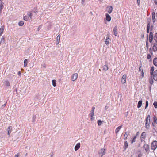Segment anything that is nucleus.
<instances>
[{"label":"nucleus","instance_id":"nucleus-27","mask_svg":"<svg viewBox=\"0 0 157 157\" xmlns=\"http://www.w3.org/2000/svg\"><path fill=\"white\" fill-rule=\"evenodd\" d=\"M149 36V39H153V38H153V34L152 32H150Z\"/></svg>","mask_w":157,"mask_h":157},{"label":"nucleus","instance_id":"nucleus-4","mask_svg":"<svg viewBox=\"0 0 157 157\" xmlns=\"http://www.w3.org/2000/svg\"><path fill=\"white\" fill-rule=\"evenodd\" d=\"M78 77V74L77 73H74L73 74L71 77V80L72 81H75Z\"/></svg>","mask_w":157,"mask_h":157},{"label":"nucleus","instance_id":"nucleus-32","mask_svg":"<svg viewBox=\"0 0 157 157\" xmlns=\"http://www.w3.org/2000/svg\"><path fill=\"white\" fill-rule=\"evenodd\" d=\"M52 85L54 87H55L56 86V81L55 80H53L52 81Z\"/></svg>","mask_w":157,"mask_h":157},{"label":"nucleus","instance_id":"nucleus-9","mask_svg":"<svg viewBox=\"0 0 157 157\" xmlns=\"http://www.w3.org/2000/svg\"><path fill=\"white\" fill-rule=\"evenodd\" d=\"M107 10L108 12L110 14L111 13L113 10V8L112 6H109L107 7Z\"/></svg>","mask_w":157,"mask_h":157},{"label":"nucleus","instance_id":"nucleus-31","mask_svg":"<svg viewBox=\"0 0 157 157\" xmlns=\"http://www.w3.org/2000/svg\"><path fill=\"white\" fill-rule=\"evenodd\" d=\"M137 136H134V137L132 138V139L131 141V143L132 144L134 142H135L136 141V138Z\"/></svg>","mask_w":157,"mask_h":157},{"label":"nucleus","instance_id":"nucleus-50","mask_svg":"<svg viewBox=\"0 0 157 157\" xmlns=\"http://www.w3.org/2000/svg\"><path fill=\"white\" fill-rule=\"evenodd\" d=\"M154 2L155 4L157 5V0H154Z\"/></svg>","mask_w":157,"mask_h":157},{"label":"nucleus","instance_id":"nucleus-58","mask_svg":"<svg viewBox=\"0 0 157 157\" xmlns=\"http://www.w3.org/2000/svg\"><path fill=\"white\" fill-rule=\"evenodd\" d=\"M108 108V107L107 106H105V109H107Z\"/></svg>","mask_w":157,"mask_h":157},{"label":"nucleus","instance_id":"nucleus-30","mask_svg":"<svg viewBox=\"0 0 157 157\" xmlns=\"http://www.w3.org/2000/svg\"><path fill=\"white\" fill-rule=\"evenodd\" d=\"M27 15L29 16L28 17H30V19H32V13L31 12H28L27 13Z\"/></svg>","mask_w":157,"mask_h":157},{"label":"nucleus","instance_id":"nucleus-3","mask_svg":"<svg viewBox=\"0 0 157 157\" xmlns=\"http://www.w3.org/2000/svg\"><path fill=\"white\" fill-rule=\"evenodd\" d=\"M151 77L153 78L154 80L155 81H157V70L155 71L153 73L152 75H151Z\"/></svg>","mask_w":157,"mask_h":157},{"label":"nucleus","instance_id":"nucleus-61","mask_svg":"<svg viewBox=\"0 0 157 157\" xmlns=\"http://www.w3.org/2000/svg\"><path fill=\"white\" fill-rule=\"evenodd\" d=\"M90 119L91 120H93V117H91Z\"/></svg>","mask_w":157,"mask_h":157},{"label":"nucleus","instance_id":"nucleus-23","mask_svg":"<svg viewBox=\"0 0 157 157\" xmlns=\"http://www.w3.org/2000/svg\"><path fill=\"white\" fill-rule=\"evenodd\" d=\"M146 121H150V116L149 115H148L146 117L145 119Z\"/></svg>","mask_w":157,"mask_h":157},{"label":"nucleus","instance_id":"nucleus-29","mask_svg":"<svg viewBox=\"0 0 157 157\" xmlns=\"http://www.w3.org/2000/svg\"><path fill=\"white\" fill-rule=\"evenodd\" d=\"M154 70V67L153 66L151 67V70H150V74L151 75H152Z\"/></svg>","mask_w":157,"mask_h":157},{"label":"nucleus","instance_id":"nucleus-11","mask_svg":"<svg viewBox=\"0 0 157 157\" xmlns=\"http://www.w3.org/2000/svg\"><path fill=\"white\" fill-rule=\"evenodd\" d=\"M3 85L6 87H9L10 86V82L9 81L6 80L3 82Z\"/></svg>","mask_w":157,"mask_h":157},{"label":"nucleus","instance_id":"nucleus-37","mask_svg":"<svg viewBox=\"0 0 157 157\" xmlns=\"http://www.w3.org/2000/svg\"><path fill=\"white\" fill-rule=\"evenodd\" d=\"M153 105L155 108H157V102L155 101L153 103Z\"/></svg>","mask_w":157,"mask_h":157},{"label":"nucleus","instance_id":"nucleus-64","mask_svg":"<svg viewBox=\"0 0 157 157\" xmlns=\"http://www.w3.org/2000/svg\"><path fill=\"white\" fill-rule=\"evenodd\" d=\"M151 86H150V90H151Z\"/></svg>","mask_w":157,"mask_h":157},{"label":"nucleus","instance_id":"nucleus-51","mask_svg":"<svg viewBox=\"0 0 157 157\" xmlns=\"http://www.w3.org/2000/svg\"><path fill=\"white\" fill-rule=\"evenodd\" d=\"M60 36L59 35H58L56 39H60Z\"/></svg>","mask_w":157,"mask_h":157},{"label":"nucleus","instance_id":"nucleus-5","mask_svg":"<svg viewBox=\"0 0 157 157\" xmlns=\"http://www.w3.org/2000/svg\"><path fill=\"white\" fill-rule=\"evenodd\" d=\"M146 134L145 132H143L142 133L140 137L141 141V142H143L144 140L146 138Z\"/></svg>","mask_w":157,"mask_h":157},{"label":"nucleus","instance_id":"nucleus-21","mask_svg":"<svg viewBox=\"0 0 157 157\" xmlns=\"http://www.w3.org/2000/svg\"><path fill=\"white\" fill-rule=\"evenodd\" d=\"M153 122L157 124V118L156 116H154L153 117Z\"/></svg>","mask_w":157,"mask_h":157},{"label":"nucleus","instance_id":"nucleus-20","mask_svg":"<svg viewBox=\"0 0 157 157\" xmlns=\"http://www.w3.org/2000/svg\"><path fill=\"white\" fill-rule=\"evenodd\" d=\"M153 64L154 65L157 66V58H155L154 59Z\"/></svg>","mask_w":157,"mask_h":157},{"label":"nucleus","instance_id":"nucleus-63","mask_svg":"<svg viewBox=\"0 0 157 157\" xmlns=\"http://www.w3.org/2000/svg\"><path fill=\"white\" fill-rule=\"evenodd\" d=\"M4 38L2 36L1 38V40L4 39Z\"/></svg>","mask_w":157,"mask_h":157},{"label":"nucleus","instance_id":"nucleus-7","mask_svg":"<svg viewBox=\"0 0 157 157\" xmlns=\"http://www.w3.org/2000/svg\"><path fill=\"white\" fill-rule=\"evenodd\" d=\"M130 132L129 131H128L126 132L124 135V140L127 139L128 137V136L129 135H130Z\"/></svg>","mask_w":157,"mask_h":157},{"label":"nucleus","instance_id":"nucleus-14","mask_svg":"<svg viewBox=\"0 0 157 157\" xmlns=\"http://www.w3.org/2000/svg\"><path fill=\"white\" fill-rule=\"evenodd\" d=\"M80 143H77L75 147V151L78 150L80 148Z\"/></svg>","mask_w":157,"mask_h":157},{"label":"nucleus","instance_id":"nucleus-6","mask_svg":"<svg viewBox=\"0 0 157 157\" xmlns=\"http://www.w3.org/2000/svg\"><path fill=\"white\" fill-rule=\"evenodd\" d=\"M144 149L146 152H149V146L148 144H144L143 146Z\"/></svg>","mask_w":157,"mask_h":157},{"label":"nucleus","instance_id":"nucleus-2","mask_svg":"<svg viewBox=\"0 0 157 157\" xmlns=\"http://www.w3.org/2000/svg\"><path fill=\"white\" fill-rule=\"evenodd\" d=\"M105 149H101L99 151V154L100 155L101 157H102L105 154Z\"/></svg>","mask_w":157,"mask_h":157},{"label":"nucleus","instance_id":"nucleus-16","mask_svg":"<svg viewBox=\"0 0 157 157\" xmlns=\"http://www.w3.org/2000/svg\"><path fill=\"white\" fill-rule=\"evenodd\" d=\"M117 26H115L113 28V32L114 33V34L115 36H117Z\"/></svg>","mask_w":157,"mask_h":157},{"label":"nucleus","instance_id":"nucleus-60","mask_svg":"<svg viewBox=\"0 0 157 157\" xmlns=\"http://www.w3.org/2000/svg\"><path fill=\"white\" fill-rule=\"evenodd\" d=\"M149 40V42L150 43H151L152 42L153 40Z\"/></svg>","mask_w":157,"mask_h":157},{"label":"nucleus","instance_id":"nucleus-57","mask_svg":"<svg viewBox=\"0 0 157 157\" xmlns=\"http://www.w3.org/2000/svg\"><path fill=\"white\" fill-rule=\"evenodd\" d=\"M6 102L3 105H2V107H4L6 105Z\"/></svg>","mask_w":157,"mask_h":157},{"label":"nucleus","instance_id":"nucleus-1","mask_svg":"<svg viewBox=\"0 0 157 157\" xmlns=\"http://www.w3.org/2000/svg\"><path fill=\"white\" fill-rule=\"evenodd\" d=\"M157 148V141H154L151 143V149L153 150H155Z\"/></svg>","mask_w":157,"mask_h":157},{"label":"nucleus","instance_id":"nucleus-26","mask_svg":"<svg viewBox=\"0 0 157 157\" xmlns=\"http://www.w3.org/2000/svg\"><path fill=\"white\" fill-rule=\"evenodd\" d=\"M155 12H153L152 13V20L153 21V22H154L155 21Z\"/></svg>","mask_w":157,"mask_h":157},{"label":"nucleus","instance_id":"nucleus-10","mask_svg":"<svg viewBox=\"0 0 157 157\" xmlns=\"http://www.w3.org/2000/svg\"><path fill=\"white\" fill-rule=\"evenodd\" d=\"M106 19L107 21H110L111 19L110 16L107 13L105 14Z\"/></svg>","mask_w":157,"mask_h":157},{"label":"nucleus","instance_id":"nucleus-18","mask_svg":"<svg viewBox=\"0 0 157 157\" xmlns=\"http://www.w3.org/2000/svg\"><path fill=\"white\" fill-rule=\"evenodd\" d=\"M122 126L121 125V126H119L115 130V133L116 134H117L119 132L120 130L122 128Z\"/></svg>","mask_w":157,"mask_h":157},{"label":"nucleus","instance_id":"nucleus-22","mask_svg":"<svg viewBox=\"0 0 157 157\" xmlns=\"http://www.w3.org/2000/svg\"><path fill=\"white\" fill-rule=\"evenodd\" d=\"M124 149L126 150L128 147V144L127 141H125L124 143Z\"/></svg>","mask_w":157,"mask_h":157},{"label":"nucleus","instance_id":"nucleus-13","mask_svg":"<svg viewBox=\"0 0 157 157\" xmlns=\"http://www.w3.org/2000/svg\"><path fill=\"white\" fill-rule=\"evenodd\" d=\"M140 99H141V100L139 101H138V105H137V108H140V107L142 105V98H140Z\"/></svg>","mask_w":157,"mask_h":157},{"label":"nucleus","instance_id":"nucleus-33","mask_svg":"<svg viewBox=\"0 0 157 157\" xmlns=\"http://www.w3.org/2000/svg\"><path fill=\"white\" fill-rule=\"evenodd\" d=\"M28 60L27 59H25L24 60V67H26L28 63Z\"/></svg>","mask_w":157,"mask_h":157},{"label":"nucleus","instance_id":"nucleus-54","mask_svg":"<svg viewBox=\"0 0 157 157\" xmlns=\"http://www.w3.org/2000/svg\"><path fill=\"white\" fill-rule=\"evenodd\" d=\"M153 28V25H151V27H150V30H151Z\"/></svg>","mask_w":157,"mask_h":157},{"label":"nucleus","instance_id":"nucleus-59","mask_svg":"<svg viewBox=\"0 0 157 157\" xmlns=\"http://www.w3.org/2000/svg\"><path fill=\"white\" fill-rule=\"evenodd\" d=\"M142 75H143V76H144V73H143V70L142 71Z\"/></svg>","mask_w":157,"mask_h":157},{"label":"nucleus","instance_id":"nucleus-8","mask_svg":"<svg viewBox=\"0 0 157 157\" xmlns=\"http://www.w3.org/2000/svg\"><path fill=\"white\" fill-rule=\"evenodd\" d=\"M126 75H123L122 78L121 79V82L122 83L124 84L126 82Z\"/></svg>","mask_w":157,"mask_h":157},{"label":"nucleus","instance_id":"nucleus-39","mask_svg":"<svg viewBox=\"0 0 157 157\" xmlns=\"http://www.w3.org/2000/svg\"><path fill=\"white\" fill-rule=\"evenodd\" d=\"M148 101H147L146 102V105H145V109L147 108L148 107Z\"/></svg>","mask_w":157,"mask_h":157},{"label":"nucleus","instance_id":"nucleus-47","mask_svg":"<svg viewBox=\"0 0 157 157\" xmlns=\"http://www.w3.org/2000/svg\"><path fill=\"white\" fill-rule=\"evenodd\" d=\"M138 157H143L142 154L141 153L139 154L138 156Z\"/></svg>","mask_w":157,"mask_h":157},{"label":"nucleus","instance_id":"nucleus-44","mask_svg":"<svg viewBox=\"0 0 157 157\" xmlns=\"http://www.w3.org/2000/svg\"><path fill=\"white\" fill-rule=\"evenodd\" d=\"M95 107H94V106H93L92 107V110H91V111L94 112V110H95Z\"/></svg>","mask_w":157,"mask_h":157},{"label":"nucleus","instance_id":"nucleus-35","mask_svg":"<svg viewBox=\"0 0 157 157\" xmlns=\"http://www.w3.org/2000/svg\"><path fill=\"white\" fill-rule=\"evenodd\" d=\"M24 24V22L22 21H20L18 23V25L19 26H22Z\"/></svg>","mask_w":157,"mask_h":157},{"label":"nucleus","instance_id":"nucleus-15","mask_svg":"<svg viewBox=\"0 0 157 157\" xmlns=\"http://www.w3.org/2000/svg\"><path fill=\"white\" fill-rule=\"evenodd\" d=\"M12 129V126H9L7 129V131L8 132V134L9 135H10V133L11 132Z\"/></svg>","mask_w":157,"mask_h":157},{"label":"nucleus","instance_id":"nucleus-43","mask_svg":"<svg viewBox=\"0 0 157 157\" xmlns=\"http://www.w3.org/2000/svg\"><path fill=\"white\" fill-rule=\"evenodd\" d=\"M149 82L151 85L153 83V79H150L149 81Z\"/></svg>","mask_w":157,"mask_h":157},{"label":"nucleus","instance_id":"nucleus-62","mask_svg":"<svg viewBox=\"0 0 157 157\" xmlns=\"http://www.w3.org/2000/svg\"><path fill=\"white\" fill-rule=\"evenodd\" d=\"M139 71H141V66L139 67Z\"/></svg>","mask_w":157,"mask_h":157},{"label":"nucleus","instance_id":"nucleus-17","mask_svg":"<svg viewBox=\"0 0 157 157\" xmlns=\"http://www.w3.org/2000/svg\"><path fill=\"white\" fill-rule=\"evenodd\" d=\"M4 3L3 2H1L0 3V14L1 13L2 10L4 7Z\"/></svg>","mask_w":157,"mask_h":157},{"label":"nucleus","instance_id":"nucleus-45","mask_svg":"<svg viewBox=\"0 0 157 157\" xmlns=\"http://www.w3.org/2000/svg\"><path fill=\"white\" fill-rule=\"evenodd\" d=\"M148 40H147L146 43V47H147V48H148Z\"/></svg>","mask_w":157,"mask_h":157},{"label":"nucleus","instance_id":"nucleus-34","mask_svg":"<svg viewBox=\"0 0 157 157\" xmlns=\"http://www.w3.org/2000/svg\"><path fill=\"white\" fill-rule=\"evenodd\" d=\"M29 17L27 16H25L23 17V19L24 20L27 21L29 19Z\"/></svg>","mask_w":157,"mask_h":157},{"label":"nucleus","instance_id":"nucleus-42","mask_svg":"<svg viewBox=\"0 0 157 157\" xmlns=\"http://www.w3.org/2000/svg\"><path fill=\"white\" fill-rule=\"evenodd\" d=\"M36 118V117L35 116H33V118H32V122H34L35 121V119Z\"/></svg>","mask_w":157,"mask_h":157},{"label":"nucleus","instance_id":"nucleus-41","mask_svg":"<svg viewBox=\"0 0 157 157\" xmlns=\"http://www.w3.org/2000/svg\"><path fill=\"white\" fill-rule=\"evenodd\" d=\"M154 38V39H157V32L155 34Z\"/></svg>","mask_w":157,"mask_h":157},{"label":"nucleus","instance_id":"nucleus-38","mask_svg":"<svg viewBox=\"0 0 157 157\" xmlns=\"http://www.w3.org/2000/svg\"><path fill=\"white\" fill-rule=\"evenodd\" d=\"M89 115L91 117H93L94 115V112L91 111V112L89 114Z\"/></svg>","mask_w":157,"mask_h":157},{"label":"nucleus","instance_id":"nucleus-53","mask_svg":"<svg viewBox=\"0 0 157 157\" xmlns=\"http://www.w3.org/2000/svg\"><path fill=\"white\" fill-rule=\"evenodd\" d=\"M85 0H82V4H84V2H85Z\"/></svg>","mask_w":157,"mask_h":157},{"label":"nucleus","instance_id":"nucleus-19","mask_svg":"<svg viewBox=\"0 0 157 157\" xmlns=\"http://www.w3.org/2000/svg\"><path fill=\"white\" fill-rule=\"evenodd\" d=\"M148 23L147 24V33H149L150 27V22L148 20Z\"/></svg>","mask_w":157,"mask_h":157},{"label":"nucleus","instance_id":"nucleus-48","mask_svg":"<svg viewBox=\"0 0 157 157\" xmlns=\"http://www.w3.org/2000/svg\"><path fill=\"white\" fill-rule=\"evenodd\" d=\"M20 156V154L19 153H17L16 155H15V157H19Z\"/></svg>","mask_w":157,"mask_h":157},{"label":"nucleus","instance_id":"nucleus-25","mask_svg":"<svg viewBox=\"0 0 157 157\" xmlns=\"http://www.w3.org/2000/svg\"><path fill=\"white\" fill-rule=\"evenodd\" d=\"M103 70H104L105 71H106L108 69V65H104L103 66Z\"/></svg>","mask_w":157,"mask_h":157},{"label":"nucleus","instance_id":"nucleus-46","mask_svg":"<svg viewBox=\"0 0 157 157\" xmlns=\"http://www.w3.org/2000/svg\"><path fill=\"white\" fill-rule=\"evenodd\" d=\"M108 40H106V41H105V43L106 45H108L109 44V41H108Z\"/></svg>","mask_w":157,"mask_h":157},{"label":"nucleus","instance_id":"nucleus-28","mask_svg":"<svg viewBox=\"0 0 157 157\" xmlns=\"http://www.w3.org/2000/svg\"><path fill=\"white\" fill-rule=\"evenodd\" d=\"M103 121L99 120L98 121V126H101L103 122Z\"/></svg>","mask_w":157,"mask_h":157},{"label":"nucleus","instance_id":"nucleus-49","mask_svg":"<svg viewBox=\"0 0 157 157\" xmlns=\"http://www.w3.org/2000/svg\"><path fill=\"white\" fill-rule=\"evenodd\" d=\"M140 3V0H137V3L138 5H139Z\"/></svg>","mask_w":157,"mask_h":157},{"label":"nucleus","instance_id":"nucleus-24","mask_svg":"<svg viewBox=\"0 0 157 157\" xmlns=\"http://www.w3.org/2000/svg\"><path fill=\"white\" fill-rule=\"evenodd\" d=\"M4 29V26H1V28H0V36H1V34L2 33Z\"/></svg>","mask_w":157,"mask_h":157},{"label":"nucleus","instance_id":"nucleus-56","mask_svg":"<svg viewBox=\"0 0 157 157\" xmlns=\"http://www.w3.org/2000/svg\"><path fill=\"white\" fill-rule=\"evenodd\" d=\"M41 28V26H40L38 28V30L39 31L40 29Z\"/></svg>","mask_w":157,"mask_h":157},{"label":"nucleus","instance_id":"nucleus-52","mask_svg":"<svg viewBox=\"0 0 157 157\" xmlns=\"http://www.w3.org/2000/svg\"><path fill=\"white\" fill-rule=\"evenodd\" d=\"M57 40L56 45H57L59 43L60 40Z\"/></svg>","mask_w":157,"mask_h":157},{"label":"nucleus","instance_id":"nucleus-55","mask_svg":"<svg viewBox=\"0 0 157 157\" xmlns=\"http://www.w3.org/2000/svg\"><path fill=\"white\" fill-rule=\"evenodd\" d=\"M18 75H21V72L20 71H19L18 72Z\"/></svg>","mask_w":157,"mask_h":157},{"label":"nucleus","instance_id":"nucleus-12","mask_svg":"<svg viewBox=\"0 0 157 157\" xmlns=\"http://www.w3.org/2000/svg\"><path fill=\"white\" fill-rule=\"evenodd\" d=\"M150 121H146L145 127L147 129H149L150 128Z\"/></svg>","mask_w":157,"mask_h":157},{"label":"nucleus","instance_id":"nucleus-40","mask_svg":"<svg viewBox=\"0 0 157 157\" xmlns=\"http://www.w3.org/2000/svg\"><path fill=\"white\" fill-rule=\"evenodd\" d=\"M155 123H154V122H152V125L153 127V129L154 130H155V127H156V126L155 125Z\"/></svg>","mask_w":157,"mask_h":157},{"label":"nucleus","instance_id":"nucleus-36","mask_svg":"<svg viewBox=\"0 0 157 157\" xmlns=\"http://www.w3.org/2000/svg\"><path fill=\"white\" fill-rule=\"evenodd\" d=\"M151 58V55L150 54H148L147 55V59H150Z\"/></svg>","mask_w":157,"mask_h":157}]
</instances>
